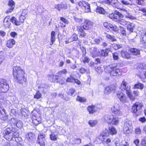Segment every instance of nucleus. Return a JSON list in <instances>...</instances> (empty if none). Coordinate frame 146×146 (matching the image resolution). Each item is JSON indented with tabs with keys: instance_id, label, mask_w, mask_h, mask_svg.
<instances>
[{
	"instance_id": "1",
	"label": "nucleus",
	"mask_w": 146,
	"mask_h": 146,
	"mask_svg": "<svg viewBox=\"0 0 146 146\" xmlns=\"http://www.w3.org/2000/svg\"><path fill=\"white\" fill-rule=\"evenodd\" d=\"M13 75L18 83L23 84L26 83L27 78L25 72L20 66H17L13 67Z\"/></svg>"
},
{
	"instance_id": "2",
	"label": "nucleus",
	"mask_w": 146,
	"mask_h": 146,
	"mask_svg": "<svg viewBox=\"0 0 146 146\" xmlns=\"http://www.w3.org/2000/svg\"><path fill=\"white\" fill-rule=\"evenodd\" d=\"M4 138L9 141H16L15 138L19 135V134L17 130L13 127L7 128L4 131Z\"/></svg>"
},
{
	"instance_id": "3",
	"label": "nucleus",
	"mask_w": 146,
	"mask_h": 146,
	"mask_svg": "<svg viewBox=\"0 0 146 146\" xmlns=\"http://www.w3.org/2000/svg\"><path fill=\"white\" fill-rule=\"evenodd\" d=\"M104 71L111 76H117L120 74V69L117 67V65L115 64H111L106 67Z\"/></svg>"
},
{
	"instance_id": "4",
	"label": "nucleus",
	"mask_w": 146,
	"mask_h": 146,
	"mask_svg": "<svg viewBox=\"0 0 146 146\" xmlns=\"http://www.w3.org/2000/svg\"><path fill=\"white\" fill-rule=\"evenodd\" d=\"M127 84V83L124 80L121 83V85L122 86H123V89L126 91L127 95L130 99L132 101H134L135 99V97L133 96L131 92H130V87L129 86H126Z\"/></svg>"
},
{
	"instance_id": "5",
	"label": "nucleus",
	"mask_w": 146,
	"mask_h": 146,
	"mask_svg": "<svg viewBox=\"0 0 146 146\" xmlns=\"http://www.w3.org/2000/svg\"><path fill=\"white\" fill-rule=\"evenodd\" d=\"M9 85L6 80L0 79V92L5 93L9 89Z\"/></svg>"
},
{
	"instance_id": "6",
	"label": "nucleus",
	"mask_w": 146,
	"mask_h": 146,
	"mask_svg": "<svg viewBox=\"0 0 146 146\" xmlns=\"http://www.w3.org/2000/svg\"><path fill=\"white\" fill-rule=\"evenodd\" d=\"M78 5L83 9L85 12L90 11V4L84 1H81L79 2Z\"/></svg>"
},
{
	"instance_id": "7",
	"label": "nucleus",
	"mask_w": 146,
	"mask_h": 146,
	"mask_svg": "<svg viewBox=\"0 0 146 146\" xmlns=\"http://www.w3.org/2000/svg\"><path fill=\"white\" fill-rule=\"evenodd\" d=\"M111 111L116 116H120L122 115V112L117 107V104L115 105L111 108Z\"/></svg>"
},
{
	"instance_id": "8",
	"label": "nucleus",
	"mask_w": 146,
	"mask_h": 146,
	"mask_svg": "<svg viewBox=\"0 0 146 146\" xmlns=\"http://www.w3.org/2000/svg\"><path fill=\"white\" fill-rule=\"evenodd\" d=\"M89 52L90 55L92 57L98 56L100 53L98 49L96 47H92L90 48Z\"/></svg>"
},
{
	"instance_id": "9",
	"label": "nucleus",
	"mask_w": 146,
	"mask_h": 146,
	"mask_svg": "<svg viewBox=\"0 0 146 146\" xmlns=\"http://www.w3.org/2000/svg\"><path fill=\"white\" fill-rule=\"evenodd\" d=\"M45 135V134L40 133L38 134L37 141L40 146H44Z\"/></svg>"
},
{
	"instance_id": "10",
	"label": "nucleus",
	"mask_w": 146,
	"mask_h": 146,
	"mask_svg": "<svg viewBox=\"0 0 146 146\" xmlns=\"http://www.w3.org/2000/svg\"><path fill=\"white\" fill-rule=\"evenodd\" d=\"M132 129L131 125L129 122L126 121L124 123L123 127V131L126 133H129Z\"/></svg>"
},
{
	"instance_id": "11",
	"label": "nucleus",
	"mask_w": 146,
	"mask_h": 146,
	"mask_svg": "<svg viewBox=\"0 0 146 146\" xmlns=\"http://www.w3.org/2000/svg\"><path fill=\"white\" fill-rule=\"evenodd\" d=\"M116 95L117 97L121 102L123 103H125L127 102V98L121 92L117 91Z\"/></svg>"
},
{
	"instance_id": "12",
	"label": "nucleus",
	"mask_w": 146,
	"mask_h": 146,
	"mask_svg": "<svg viewBox=\"0 0 146 146\" xmlns=\"http://www.w3.org/2000/svg\"><path fill=\"white\" fill-rule=\"evenodd\" d=\"M143 105L139 102H136L133 106L131 109V111L133 113H136L141 109Z\"/></svg>"
},
{
	"instance_id": "13",
	"label": "nucleus",
	"mask_w": 146,
	"mask_h": 146,
	"mask_svg": "<svg viewBox=\"0 0 146 146\" xmlns=\"http://www.w3.org/2000/svg\"><path fill=\"white\" fill-rule=\"evenodd\" d=\"M8 5L9 8L7 11L6 13L8 14L13 11L15 7V3L13 0H10L8 2Z\"/></svg>"
},
{
	"instance_id": "14",
	"label": "nucleus",
	"mask_w": 146,
	"mask_h": 146,
	"mask_svg": "<svg viewBox=\"0 0 146 146\" xmlns=\"http://www.w3.org/2000/svg\"><path fill=\"white\" fill-rule=\"evenodd\" d=\"M130 51L131 54L137 57L140 56V50L137 49L132 48L130 50Z\"/></svg>"
},
{
	"instance_id": "15",
	"label": "nucleus",
	"mask_w": 146,
	"mask_h": 146,
	"mask_svg": "<svg viewBox=\"0 0 146 146\" xmlns=\"http://www.w3.org/2000/svg\"><path fill=\"white\" fill-rule=\"evenodd\" d=\"M98 108L95 106L92 105L87 107V110L90 114H93L98 110Z\"/></svg>"
},
{
	"instance_id": "16",
	"label": "nucleus",
	"mask_w": 146,
	"mask_h": 146,
	"mask_svg": "<svg viewBox=\"0 0 146 146\" xmlns=\"http://www.w3.org/2000/svg\"><path fill=\"white\" fill-rule=\"evenodd\" d=\"M48 80L52 82H55L58 79V76L56 75L54 76L53 74H50L48 75Z\"/></svg>"
},
{
	"instance_id": "17",
	"label": "nucleus",
	"mask_w": 146,
	"mask_h": 146,
	"mask_svg": "<svg viewBox=\"0 0 146 146\" xmlns=\"http://www.w3.org/2000/svg\"><path fill=\"white\" fill-rule=\"evenodd\" d=\"M109 135V132L108 129H105L101 133V135L99 136V139L101 140V141H102L104 140L103 136H108Z\"/></svg>"
},
{
	"instance_id": "18",
	"label": "nucleus",
	"mask_w": 146,
	"mask_h": 146,
	"mask_svg": "<svg viewBox=\"0 0 146 146\" xmlns=\"http://www.w3.org/2000/svg\"><path fill=\"white\" fill-rule=\"evenodd\" d=\"M121 54V56L123 58L128 59L130 58V54L125 50H122Z\"/></svg>"
},
{
	"instance_id": "19",
	"label": "nucleus",
	"mask_w": 146,
	"mask_h": 146,
	"mask_svg": "<svg viewBox=\"0 0 146 146\" xmlns=\"http://www.w3.org/2000/svg\"><path fill=\"white\" fill-rule=\"evenodd\" d=\"M38 88L40 91L45 93L47 91L48 86L45 84H41L39 86Z\"/></svg>"
},
{
	"instance_id": "20",
	"label": "nucleus",
	"mask_w": 146,
	"mask_h": 146,
	"mask_svg": "<svg viewBox=\"0 0 146 146\" xmlns=\"http://www.w3.org/2000/svg\"><path fill=\"white\" fill-rule=\"evenodd\" d=\"M110 51L109 48H107L106 49H102L100 51V53L99 54L104 56H108V54Z\"/></svg>"
},
{
	"instance_id": "21",
	"label": "nucleus",
	"mask_w": 146,
	"mask_h": 146,
	"mask_svg": "<svg viewBox=\"0 0 146 146\" xmlns=\"http://www.w3.org/2000/svg\"><path fill=\"white\" fill-rule=\"evenodd\" d=\"M27 14L26 11H23V13L19 17V21L20 22V25L21 23H23L24 20L26 19L25 15Z\"/></svg>"
},
{
	"instance_id": "22",
	"label": "nucleus",
	"mask_w": 146,
	"mask_h": 146,
	"mask_svg": "<svg viewBox=\"0 0 146 146\" xmlns=\"http://www.w3.org/2000/svg\"><path fill=\"white\" fill-rule=\"evenodd\" d=\"M10 20L8 17H6L3 22L4 26L6 28H9L11 25Z\"/></svg>"
},
{
	"instance_id": "23",
	"label": "nucleus",
	"mask_w": 146,
	"mask_h": 146,
	"mask_svg": "<svg viewBox=\"0 0 146 146\" xmlns=\"http://www.w3.org/2000/svg\"><path fill=\"white\" fill-rule=\"evenodd\" d=\"M119 121L118 118L116 117L113 116L110 123V124L117 125L119 124Z\"/></svg>"
},
{
	"instance_id": "24",
	"label": "nucleus",
	"mask_w": 146,
	"mask_h": 146,
	"mask_svg": "<svg viewBox=\"0 0 146 146\" xmlns=\"http://www.w3.org/2000/svg\"><path fill=\"white\" fill-rule=\"evenodd\" d=\"M15 41L13 39L8 40L7 41L6 45L8 48H12L15 44Z\"/></svg>"
},
{
	"instance_id": "25",
	"label": "nucleus",
	"mask_w": 146,
	"mask_h": 146,
	"mask_svg": "<svg viewBox=\"0 0 146 146\" xmlns=\"http://www.w3.org/2000/svg\"><path fill=\"white\" fill-rule=\"evenodd\" d=\"M113 115H106L104 117V119L105 122L110 124Z\"/></svg>"
},
{
	"instance_id": "26",
	"label": "nucleus",
	"mask_w": 146,
	"mask_h": 146,
	"mask_svg": "<svg viewBox=\"0 0 146 146\" xmlns=\"http://www.w3.org/2000/svg\"><path fill=\"white\" fill-rule=\"evenodd\" d=\"M135 27L134 24L129 22L127 26V29L130 32H132L133 31L134 28Z\"/></svg>"
},
{
	"instance_id": "27",
	"label": "nucleus",
	"mask_w": 146,
	"mask_h": 146,
	"mask_svg": "<svg viewBox=\"0 0 146 146\" xmlns=\"http://www.w3.org/2000/svg\"><path fill=\"white\" fill-rule=\"evenodd\" d=\"M60 20L61 22L60 23L61 25V27H65L66 26V24L68 23V21L63 17L60 18Z\"/></svg>"
},
{
	"instance_id": "28",
	"label": "nucleus",
	"mask_w": 146,
	"mask_h": 146,
	"mask_svg": "<svg viewBox=\"0 0 146 146\" xmlns=\"http://www.w3.org/2000/svg\"><path fill=\"white\" fill-rule=\"evenodd\" d=\"M10 20L11 22L17 26L20 25V22L17 21L16 18L15 17H12Z\"/></svg>"
},
{
	"instance_id": "29",
	"label": "nucleus",
	"mask_w": 146,
	"mask_h": 146,
	"mask_svg": "<svg viewBox=\"0 0 146 146\" xmlns=\"http://www.w3.org/2000/svg\"><path fill=\"white\" fill-rule=\"evenodd\" d=\"M105 2L108 4L111 5H115L118 2L117 0H105Z\"/></svg>"
},
{
	"instance_id": "30",
	"label": "nucleus",
	"mask_w": 146,
	"mask_h": 146,
	"mask_svg": "<svg viewBox=\"0 0 146 146\" xmlns=\"http://www.w3.org/2000/svg\"><path fill=\"white\" fill-rule=\"evenodd\" d=\"M65 80V78L64 77L58 76V79L57 80V82L61 84H64Z\"/></svg>"
},
{
	"instance_id": "31",
	"label": "nucleus",
	"mask_w": 146,
	"mask_h": 146,
	"mask_svg": "<svg viewBox=\"0 0 146 146\" xmlns=\"http://www.w3.org/2000/svg\"><path fill=\"white\" fill-rule=\"evenodd\" d=\"M120 28V33L121 35L123 36H126V33L125 31V29L121 26L119 27Z\"/></svg>"
},
{
	"instance_id": "32",
	"label": "nucleus",
	"mask_w": 146,
	"mask_h": 146,
	"mask_svg": "<svg viewBox=\"0 0 146 146\" xmlns=\"http://www.w3.org/2000/svg\"><path fill=\"white\" fill-rule=\"evenodd\" d=\"M138 69L140 70H146V64L144 63L139 64L137 67Z\"/></svg>"
},
{
	"instance_id": "33",
	"label": "nucleus",
	"mask_w": 146,
	"mask_h": 146,
	"mask_svg": "<svg viewBox=\"0 0 146 146\" xmlns=\"http://www.w3.org/2000/svg\"><path fill=\"white\" fill-rule=\"evenodd\" d=\"M58 137L57 134H56L52 132V134L50 135V139L53 141H55L57 140Z\"/></svg>"
},
{
	"instance_id": "34",
	"label": "nucleus",
	"mask_w": 146,
	"mask_h": 146,
	"mask_svg": "<svg viewBox=\"0 0 146 146\" xmlns=\"http://www.w3.org/2000/svg\"><path fill=\"white\" fill-rule=\"evenodd\" d=\"M67 73L66 70L65 69H64L62 70H60L59 71L57 74L56 76H61L62 77V75L64 74H65Z\"/></svg>"
},
{
	"instance_id": "35",
	"label": "nucleus",
	"mask_w": 146,
	"mask_h": 146,
	"mask_svg": "<svg viewBox=\"0 0 146 146\" xmlns=\"http://www.w3.org/2000/svg\"><path fill=\"white\" fill-rule=\"evenodd\" d=\"M143 85L141 83H138L137 84H135L134 86V88H139L142 90L143 88Z\"/></svg>"
},
{
	"instance_id": "36",
	"label": "nucleus",
	"mask_w": 146,
	"mask_h": 146,
	"mask_svg": "<svg viewBox=\"0 0 146 146\" xmlns=\"http://www.w3.org/2000/svg\"><path fill=\"white\" fill-rule=\"evenodd\" d=\"M140 42L141 44H144V45L143 46V47L146 46V33L141 40Z\"/></svg>"
},
{
	"instance_id": "37",
	"label": "nucleus",
	"mask_w": 146,
	"mask_h": 146,
	"mask_svg": "<svg viewBox=\"0 0 146 146\" xmlns=\"http://www.w3.org/2000/svg\"><path fill=\"white\" fill-rule=\"evenodd\" d=\"M33 134L31 133H29L26 135V139L29 141L33 139Z\"/></svg>"
},
{
	"instance_id": "38",
	"label": "nucleus",
	"mask_w": 146,
	"mask_h": 146,
	"mask_svg": "<svg viewBox=\"0 0 146 146\" xmlns=\"http://www.w3.org/2000/svg\"><path fill=\"white\" fill-rule=\"evenodd\" d=\"M110 133L111 135H114L116 133L117 131L115 128L114 127H110L109 128Z\"/></svg>"
},
{
	"instance_id": "39",
	"label": "nucleus",
	"mask_w": 146,
	"mask_h": 146,
	"mask_svg": "<svg viewBox=\"0 0 146 146\" xmlns=\"http://www.w3.org/2000/svg\"><path fill=\"white\" fill-rule=\"evenodd\" d=\"M88 123L90 126L92 127L96 125L98 122L96 120H90Z\"/></svg>"
},
{
	"instance_id": "40",
	"label": "nucleus",
	"mask_w": 146,
	"mask_h": 146,
	"mask_svg": "<svg viewBox=\"0 0 146 146\" xmlns=\"http://www.w3.org/2000/svg\"><path fill=\"white\" fill-rule=\"evenodd\" d=\"M118 22L121 25L123 26H125L127 25V24H128L129 23V22H128L123 19H121L118 20Z\"/></svg>"
},
{
	"instance_id": "41",
	"label": "nucleus",
	"mask_w": 146,
	"mask_h": 146,
	"mask_svg": "<svg viewBox=\"0 0 146 146\" xmlns=\"http://www.w3.org/2000/svg\"><path fill=\"white\" fill-rule=\"evenodd\" d=\"M42 94L39 91H37L36 93L34 95V98L39 99L41 98Z\"/></svg>"
},
{
	"instance_id": "42",
	"label": "nucleus",
	"mask_w": 146,
	"mask_h": 146,
	"mask_svg": "<svg viewBox=\"0 0 146 146\" xmlns=\"http://www.w3.org/2000/svg\"><path fill=\"white\" fill-rule=\"evenodd\" d=\"M90 60L89 58L83 56L82 58V61L84 63H88Z\"/></svg>"
},
{
	"instance_id": "43",
	"label": "nucleus",
	"mask_w": 146,
	"mask_h": 146,
	"mask_svg": "<svg viewBox=\"0 0 146 146\" xmlns=\"http://www.w3.org/2000/svg\"><path fill=\"white\" fill-rule=\"evenodd\" d=\"M97 12L99 13L102 14H104L105 12V11L104 9L101 7H98L96 8Z\"/></svg>"
},
{
	"instance_id": "44",
	"label": "nucleus",
	"mask_w": 146,
	"mask_h": 146,
	"mask_svg": "<svg viewBox=\"0 0 146 146\" xmlns=\"http://www.w3.org/2000/svg\"><path fill=\"white\" fill-rule=\"evenodd\" d=\"M121 2L123 4L125 5H132V3L131 0H128V1L125 0H122L121 1Z\"/></svg>"
},
{
	"instance_id": "45",
	"label": "nucleus",
	"mask_w": 146,
	"mask_h": 146,
	"mask_svg": "<svg viewBox=\"0 0 146 146\" xmlns=\"http://www.w3.org/2000/svg\"><path fill=\"white\" fill-rule=\"evenodd\" d=\"M74 78L73 76H70L67 78L66 82H67L74 83Z\"/></svg>"
},
{
	"instance_id": "46",
	"label": "nucleus",
	"mask_w": 146,
	"mask_h": 146,
	"mask_svg": "<svg viewBox=\"0 0 146 146\" xmlns=\"http://www.w3.org/2000/svg\"><path fill=\"white\" fill-rule=\"evenodd\" d=\"M55 33L54 31H52L51 33V42H54L55 40Z\"/></svg>"
},
{
	"instance_id": "47",
	"label": "nucleus",
	"mask_w": 146,
	"mask_h": 146,
	"mask_svg": "<svg viewBox=\"0 0 146 146\" xmlns=\"http://www.w3.org/2000/svg\"><path fill=\"white\" fill-rule=\"evenodd\" d=\"M113 90V88L110 86L106 87L104 90V92L106 94H108L109 93Z\"/></svg>"
},
{
	"instance_id": "48",
	"label": "nucleus",
	"mask_w": 146,
	"mask_h": 146,
	"mask_svg": "<svg viewBox=\"0 0 146 146\" xmlns=\"http://www.w3.org/2000/svg\"><path fill=\"white\" fill-rule=\"evenodd\" d=\"M76 100L80 102H84L86 101V99L85 98H82L79 96H78Z\"/></svg>"
},
{
	"instance_id": "49",
	"label": "nucleus",
	"mask_w": 146,
	"mask_h": 146,
	"mask_svg": "<svg viewBox=\"0 0 146 146\" xmlns=\"http://www.w3.org/2000/svg\"><path fill=\"white\" fill-rule=\"evenodd\" d=\"M106 37L110 39L112 41H115L116 40L115 36H112L109 34H107L106 35Z\"/></svg>"
},
{
	"instance_id": "50",
	"label": "nucleus",
	"mask_w": 146,
	"mask_h": 146,
	"mask_svg": "<svg viewBox=\"0 0 146 146\" xmlns=\"http://www.w3.org/2000/svg\"><path fill=\"white\" fill-rule=\"evenodd\" d=\"M121 13L123 15H125L126 17L129 13V11L125 9H121Z\"/></svg>"
},
{
	"instance_id": "51",
	"label": "nucleus",
	"mask_w": 146,
	"mask_h": 146,
	"mask_svg": "<svg viewBox=\"0 0 146 146\" xmlns=\"http://www.w3.org/2000/svg\"><path fill=\"white\" fill-rule=\"evenodd\" d=\"M32 122L33 124L36 126L40 123V121L38 120L37 119H35L33 118Z\"/></svg>"
},
{
	"instance_id": "52",
	"label": "nucleus",
	"mask_w": 146,
	"mask_h": 146,
	"mask_svg": "<svg viewBox=\"0 0 146 146\" xmlns=\"http://www.w3.org/2000/svg\"><path fill=\"white\" fill-rule=\"evenodd\" d=\"M16 125L18 128H21L23 126V123L20 121H18L16 122Z\"/></svg>"
},
{
	"instance_id": "53",
	"label": "nucleus",
	"mask_w": 146,
	"mask_h": 146,
	"mask_svg": "<svg viewBox=\"0 0 146 146\" xmlns=\"http://www.w3.org/2000/svg\"><path fill=\"white\" fill-rule=\"evenodd\" d=\"M109 17L110 18L113 20L115 19H116L117 17L115 16L113 13H111L109 14Z\"/></svg>"
},
{
	"instance_id": "54",
	"label": "nucleus",
	"mask_w": 146,
	"mask_h": 146,
	"mask_svg": "<svg viewBox=\"0 0 146 146\" xmlns=\"http://www.w3.org/2000/svg\"><path fill=\"white\" fill-rule=\"evenodd\" d=\"M141 144V146H146V137L142 140Z\"/></svg>"
},
{
	"instance_id": "55",
	"label": "nucleus",
	"mask_w": 146,
	"mask_h": 146,
	"mask_svg": "<svg viewBox=\"0 0 146 146\" xmlns=\"http://www.w3.org/2000/svg\"><path fill=\"white\" fill-rule=\"evenodd\" d=\"M85 23L90 28L91 26L93 24V23L92 22L88 20H86L85 21Z\"/></svg>"
},
{
	"instance_id": "56",
	"label": "nucleus",
	"mask_w": 146,
	"mask_h": 146,
	"mask_svg": "<svg viewBox=\"0 0 146 146\" xmlns=\"http://www.w3.org/2000/svg\"><path fill=\"white\" fill-rule=\"evenodd\" d=\"M111 29H112L113 31L115 32H117L119 31V29L115 25L113 26V25Z\"/></svg>"
},
{
	"instance_id": "57",
	"label": "nucleus",
	"mask_w": 146,
	"mask_h": 146,
	"mask_svg": "<svg viewBox=\"0 0 146 146\" xmlns=\"http://www.w3.org/2000/svg\"><path fill=\"white\" fill-rule=\"evenodd\" d=\"M112 56L114 60H117L119 59V58L117 53H113L112 54Z\"/></svg>"
},
{
	"instance_id": "58",
	"label": "nucleus",
	"mask_w": 146,
	"mask_h": 146,
	"mask_svg": "<svg viewBox=\"0 0 146 146\" xmlns=\"http://www.w3.org/2000/svg\"><path fill=\"white\" fill-rule=\"evenodd\" d=\"M141 130L139 128H137L135 129V133L136 134H139L141 133Z\"/></svg>"
},
{
	"instance_id": "59",
	"label": "nucleus",
	"mask_w": 146,
	"mask_h": 146,
	"mask_svg": "<svg viewBox=\"0 0 146 146\" xmlns=\"http://www.w3.org/2000/svg\"><path fill=\"white\" fill-rule=\"evenodd\" d=\"M87 71V70L82 67L80 69V72L81 74H83Z\"/></svg>"
},
{
	"instance_id": "60",
	"label": "nucleus",
	"mask_w": 146,
	"mask_h": 146,
	"mask_svg": "<svg viewBox=\"0 0 146 146\" xmlns=\"http://www.w3.org/2000/svg\"><path fill=\"white\" fill-rule=\"evenodd\" d=\"M126 17L132 19H136V17H135L129 14V13L127 15V16Z\"/></svg>"
},
{
	"instance_id": "61",
	"label": "nucleus",
	"mask_w": 146,
	"mask_h": 146,
	"mask_svg": "<svg viewBox=\"0 0 146 146\" xmlns=\"http://www.w3.org/2000/svg\"><path fill=\"white\" fill-rule=\"evenodd\" d=\"M61 5L62 6V9H66L67 7L66 4V3H62L61 4Z\"/></svg>"
},
{
	"instance_id": "62",
	"label": "nucleus",
	"mask_w": 146,
	"mask_h": 146,
	"mask_svg": "<svg viewBox=\"0 0 146 146\" xmlns=\"http://www.w3.org/2000/svg\"><path fill=\"white\" fill-rule=\"evenodd\" d=\"M133 142L136 145V146H139V139H135L134 140Z\"/></svg>"
},
{
	"instance_id": "63",
	"label": "nucleus",
	"mask_w": 146,
	"mask_h": 146,
	"mask_svg": "<svg viewBox=\"0 0 146 146\" xmlns=\"http://www.w3.org/2000/svg\"><path fill=\"white\" fill-rule=\"evenodd\" d=\"M71 37L74 40H78V37L77 35H76L74 34Z\"/></svg>"
},
{
	"instance_id": "64",
	"label": "nucleus",
	"mask_w": 146,
	"mask_h": 146,
	"mask_svg": "<svg viewBox=\"0 0 146 146\" xmlns=\"http://www.w3.org/2000/svg\"><path fill=\"white\" fill-rule=\"evenodd\" d=\"M83 27H82L80 26H78L77 27V30L78 31H79L80 32H83Z\"/></svg>"
}]
</instances>
